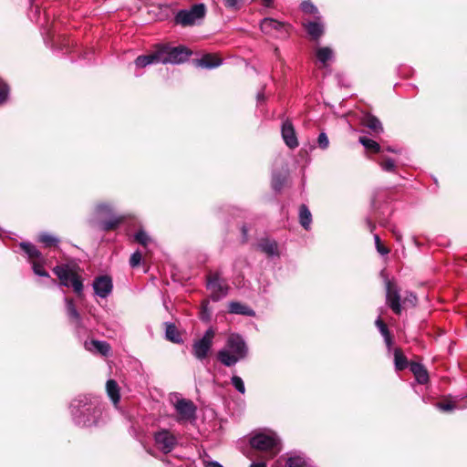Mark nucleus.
Returning a JSON list of instances; mask_svg holds the SVG:
<instances>
[{
  "instance_id": "obj_20",
  "label": "nucleus",
  "mask_w": 467,
  "mask_h": 467,
  "mask_svg": "<svg viewBox=\"0 0 467 467\" xmlns=\"http://www.w3.org/2000/svg\"><path fill=\"white\" fill-rule=\"evenodd\" d=\"M229 312L235 315H243L246 317H254L255 312L248 306L244 305L240 302H231L229 304Z\"/></svg>"
},
{
  "instance_id": "obj_16",
  "label": "nucleus",
  "mask_w": 467,
  "mask_h": 467,
  "mask_svg": "<svg viewBox=\"0 0 467 467\" xmlns=\"http://www.w3.org/2000/svg\"><path fill=\"white\" fill-rule=\"evenodd\" d=\"M312 39L317 40L324 34V25L320 21H308L303 24Z\"/></svg>"
},
{
  "instance_id": "obj_7",
  "label": "nucleus",
  "mask_w": 467,
  "mask_h": 467,
  "mask_svg": "<svg viewBox=\"0 0 467 467\" xmlns=\"http://www.w3.org/2000/svg\"><path fill=\"white\" fill-rule=\"evenodd\" d=\"M161 63L162 64H181L188 60L192 52L186 47L179 46L175 47H163L159 49Z\"/></svg>"
},
{
  "instance_id": "obj_51",
  "label": "nucleus",
  "mask_w": 467,
  "mask_h": 467,
  "mask_svg": "<svg viewBox=\"0 0 467 467\" xmlns=\"http://www.w3.org/2000/svg\"><path fill=\"white\" fill-rule=\"evenodd\" d=\"M391 231H392V234H394L396 240L400 241L402 238L400 232L399 230H397L396 228H393Z\"/></svg>"
},
{
  "instance_id": "obj_35",
  "label": "nucleus",
  "mask_w": 467,
  "mask_h": 467,
  "mask_svg": "<svg viewBox=\"0 0 467 467\" xmlns=\"http://www.w3.org/2000/svg\"><path fill=\"white\" fill-rule=\"evenodd\" d=\"M285 182V176L281 173H273L272 186L275 192L281 191Z\"/></svg>"
},
{
  "instance_id": "obj_43",
  "label": "nucleus",
  "mask_w": 467,
  "mask_h": 467,
  "mask_svg": "<svg viewBox=\"0 0 467 467\" xmlns=\"http://www.w3.org/2000/svg\"><path fill=\"white\" fill-rule=\"evenodd\" d=\"M375 324L382 336H386L389 333L387 325L383 322L380 317L377 318Z\"/></svg>"
},
{
  "instance_id": "obj_1",
  "label": "nucleus",
  "mask_w": 467,
  "mask_h": 467,
  "mask_svg": "<svg viewBox=\"0 0 467 467\" xmlns=\"http://www.w3.org/2000/svg\"><path fill=\"white\" fill-rule=\"evenodd\" d=\"M74 423L79 427H91L98 423L101 415L99 401L96 398L81 395L69 406Z\"/></svg>"
},
{
  "instance_id": "obj_5",
  "label": "nucleus",
  "mask_w": 467,
  "mask_h": 467,
  "mask_svg": "<svg viewBox=\"0 0 467 467\" xmlns=\"http://www.w3.org/2000/svg\"><path fill=\"white\" fill-rule=\"evenodd\" d=\"M250 444L253 448L258 451L267 452L270 458L276 455L281 450L278 438L275 433L272 432L256 433L250 439Z\"/></svg>"
},
{
  "instance_id": "obj_32",
  "label": "nucleus",
  "mask_w": 467,
  "mask_h": 467,
  "mask_svg": "<svg viewBox=\"0 0 467 467\" xmlns=\"http://www.w3.org/2000/svg\"><path fill=\"white\" fill-rule=\"evenodd\" d=\"M379 165L382 169V171L387 172H396V163L394 160L391 158L386 157L385 155H381V161L379 162Z\"/></svg>"
},
{
  "instance_id": "obj_46",
  "label": "nucleus",
  "mask_w": 467,
  "mask_h": 467,
  "mask_svg": "<svg viewBox=\"0 0 467 467\" xmlns=\"http://www.w3.org/2000/svg\"><path fill=\"white\" fill-rule=\"evenodd\" d=\"M436 406L438 409H440L441 410H443V411H451L456 408V406L451 402H448V403L440 402V403H437Z\"/></svg>"
},
{
  "instance_id": "obj_14",
  "label": "nucleus",
  "mask_w": 467,
  "mask_h": 467,
  "mask_svg": "<svg viewBox=\"0 0 467 467\" xmlns=\"http://www.w3.org/2000/svg\"><path fill=\"white\" fill-rule=\"evenodd\" d=\"M288 26V25L270 17L264 18L260 24L261 30L265 34L269 35L273 34L275 31L281 32L284 30L287 32Z\"/></svg>"
},
{
  "instance_id": "obj_47",
  "label": "nucleus",
  "mask_w": 467,
  "mask_h": 467,
  "mask_svg": "<svg viewBox=\"0 0 467 467\" xmlns=\"http://www.w3.org/2000/svg\"><path fill=\"white\" fill-rule=\"evenodd\" d=\"M409 302L410 305L415 306L417 303V297L414 294L410 293L407 297L403 299V303Z\"/></svg>"
},
{
  "instance_id": "obj_40",
  "label": "nucleus",
  "mask_w": 467,
  "mask_h": 467,
  "mask_svg": "<svg viewBox=\"0 0 467 467\" xmlns=\"http://www.w3.org/2000/svg\"><path fill=\"white\" fill-rule=\"evenodd\" d=\"M374 242L379 254L386 255L389 253V250L381 244L379 234H374Z\"/></svg>"
},
{
  "instance_id": "obj_26",
  "label": "nucleus",
  "mask_w": 467,
  "mask_h": 467,
  "mask_svg": "<svg viewBox=\"0 0 467 467\" xmlns=\"http://www.w3.org/2000/svg\"><path fill=\"white\" fill-rule=\"evenodd\" d=\"M316 56L323 67H327V61L333 59L334 52L330 47H323L317 49Z\"/></svg>"
},
{
  "instance_id": "obj_52",
  "label": "nucleus",
  "mask_w": 467,
  "mask_h": 467,
  "mask_svg": "<svg viewBox=\"0 0 467 467\" xmlns=\"http://www.w3.org/2000/svg\"><path fill=\"white\" fill-rule=\"evenodd\" d=\"M366 222H367L369 231L372 233L376 228L375 224L369 219H367Z\"/></svg>"
},
{
  "instance_id": "obj_37",
  "label": "nucleus",
  "mask_w": 467,
  "mask_h": 467,
  "mask_svg": "<svg viewBox=\"0 0 467 467\" xmlns=\"http://www.w3.org/2000/svg\"><path fill=\"white\" fill-rule=\"evenodd\" d=\"M45 261H34L32 262V268H33V271L34 273L36 275H39V276H44V277H49V274L43 269V263Z\"/></svg>"
},
{
  "instance_id": "obj_12",
  "label": "nucleus",
  "mask_w": 467,
  "mask_h": 467,
  "mask_svg": "<svg viewBox=\"0 0 467 467\" xmlns=\"http://www.w3.org/2000/svg\"><path fill=\"white\" fill-rule=\"evenodd\" d=\"M92 286L94 293L100 298H107L112 292V279L109 275H99L94 278Z\"/></svg>"
},
{
  "instance_id": "obj_42",
  "label": "nucleus",
  "mask_w": 467,
  "mask_h": 467,
  "mask_svg": "<svg viewBox=\"0 0 467 467\" xmlns=\"http://www.w3.org/2000/svg\"><path fill=\"white\" fill-rule=\"evenodd\" d=\"M317 143L320 149L326 150L329 145L328 137L325 132H321L317 138Z\"/></svg>"
},
{
  "instance_id": "obj_23",
  "label": "nucleus",
  "mask_w": 467,
  "mask_h": 467,
  "mask_svg": "<svg viewBox=\"0 0 467 467\" xmlns=\"http://www.w3.org/2000/svg\"><path fill=\"white\" fill-rule=\"evenodd\" d=\"M85 347L88 350L94 349L96 352H99L103 356H107L110 350V347L107 342L99 340H92L89 343L86 342Z\"/></svg>"
},
{
  "instance_id": "obj_17",
  "label": "nucleus",
  "mask_w": 467,
  "mask_h": 467,
  "mask_svg": "<svg viewBox=\"0 0 467 467\" xmlns=\"http://www.w3.org/2000/svg\"><path fill=\"white\" fill-rule=\"evenodd\" d=\"M410 369L415 376V379L418 383L425 384L428 382L429 374L426 368L423 367V365L417 362H411L410 364Z\"/></svg>"
},
{
  "instance_id": "obj_54",
  "label": "nucleus",
  "mask_w": 467,
  "mask_h": 467,
  "mask_svg": "<svg viewBox=\"0 0 467 467\" xmlns=\"http://www.w3.org/2000/svg\"><path fill=\"white\" fill-rule=\"evenodd\" d=\"M242 233H243L244 240H247L248 230H247V228L245 226L242 227Z\"/></svg>"
},
{
  "instance_id": "obj_39",
  "label": "nucleus",
  "mask_w": 467,
  "mask_h": 467,
  "mask_svg": "<svg viewBox=\"0 0 467 467\" xmlns=\"http://www.w3.org/2000/svg\"><path fill=\"white\" fill-rule=\"evenodd\" d=\"M135 240L139 244L146 246L150 242V237L148 235V234L145 231L140 230L135 234Z\"/></svg>"
},
{
  "instance_id": "obj_34",
  "label": "nucleus",
  "mask_w": 467,
  "mask_h": 467,
  "mask_svg": "<svg viewBox=\"0 0 467 467\" xmlns=\"http://www.w3.org/2000/svg\"><path fill=\"white\" fill-rule=\"evenodd\" d=\"M38 241L43 243L46 247L57 246L59 239L50 234L43 233L39 235Z\"/></svg>"
},
{
  "instance_id": "obj_4",
  "label": "nucleus",
  "mask_w": 467,
  "mask_h": 467,
  "mask_svg": "<svg viewBox=\"0 0 467 467\" xmlns=\"http://www.w3.org/2000/svg\"><path fill=\"white\" fill-rule=\"evenodd\" d=\"M206 15V7L204 4H195L188 9L179 10L175 16L174 22L182 26H193L200 25Z\"/></svg>"
},
{
  "instance_id": "obj_15",
  "label": "nucleus",
  "mask_w": 467,
  "mask_h": 467,
  "mask_svg": "<svg viewBox=\"0 0 467 467\" xmlns=\"http://www.w3.org/2000/svg\"><path fill=\"white\" fill-rule=\"evenodd\" d=\"M282 137L285 143L290 148L295 149L298 146V140L295 129L289 121H285L282 125Z\"/></svg>"
},
{
  "instance_id": "obj_29",
  "label": "nucleus",
  "mask_w": 467,
  "mask_h": 467,
  "mask_svg": "<svg viewBox=\"0 0 467 467\" xmlns=\"http://www.w3.org/2000/svg\"><path fill=\"white\" fill-rule=\"evenodd\" d=\"M394 365L397 370H403L408 367V359L401 352L400 348L394 349Z\"/></svg>"
},
{
  "instance_id": "obj_49",
  "label": "nucleus",
  "mask_w": 467,
  "mask_h": 467,
  "mask_svg": "<svg viewBox=\"0 0 467 467\" xmlns=\"http://www.w3.org/2000/svg\"><path fill=\"white\" fill-rule=\"evenodd\" d=\"M382 337H384V341L387 345L388 349L389 350L392 346V339H391L390 334L389 333L386 336H382Z\"/></svg>"
},
{
  "instance_id": "obj_38",
  "label": "nucleus",
  "mask_w": 467,
  "mask_h": 467,
  "mask_svg": "<svg viewBox=\"0 0 467 467\" xmlns=\"http://www.w3.org/2000/svg\"><path fill=\"white\" fill-rule=\"evenodd\" d=\"M231 383L232 385L234 387V389L242 393V394H244L245 392V387H244V380L242 379L241 377L239 376H236V375H234L232 378H231Z\"/></svg>"
},
{
  "instance_id": "obj_31",
  "label": "nucleus",
  "mask_w": 467,
  "mask_h": 467,
  "mask_svg": "<svg viewBox=\"0 0 467 467\" xmlns=\"http://www.w3.org/2000/svg\"><path fill=\"white\" fill-rule=\"evenodd\" d=\"M359 142L365 147V149L371 150L375 153L384 152V150H382L381 146L377 141L371 139H368L367 137H360Z\"/></svg>"
},
{
  "instance_id": "obj_55",
  "label": "nucleus",
  "mask_w": 467,
  "mask_h": 467,
  "mask_svg": "<svg viewBox=\"0 0 467 467\" xmlns=\"http://www.w3.org/2000/svg\"><path fill=\"white\" fill-rule=\"evenodd\" d=\"M250 467H266L265 462H253Z\"/></svg>"
},
{
  "instance_id": "obj_25",
  "label": "nucleus",
  "mask_w": 467,
  "mask_h": 467,
  "mask_svg": "<svg viewBox=\"0 0 467 467\" xmlns=\"http://www.w3.org/2000/svg\"><path fill=\"white\" fill-rule=\"evenodd\" d=\"M363 124L373 132L380 133L383 131V127L380 120L372 115H367L363 119Z\"/></svg>"
},
{
  "instance_id": "obj_53",
  "label": "nucleus",
  "mask_w": 467,
  "mask_h": 467,
  "mask_svg": "<svg viewBox=\"0 0 467 467\" xmlns=\"http://www.w3.org/2000/svg\"><path fill=\"white\" fill-rule=\"evenodd\" d=\"M205 467H223V466L217 462H208Z\"/></svg>"
},
{
  "instance_id": "obj_19",
  "label": "nucleus",
  "mask_w": 467,
  "mask_h": 467,
  "mask_svg": "<svg viewBox=\"0 0 467 467\" xmlns=\"http://www.w3.org/2000/svg\"><path fill=\"white\" fill-rule=\"evenodd\" d=\"M198 67L203 68H214L222 64V60L214 55L206 54L195 61Z\"/></svg>"
},
{
  "instance_id": "obj_28",
  "label": "nucleus",
  "mask_w": 467,
  "mask_h": 467,
  "mask_svg": "<svg viewBox=\"0 0 467 467\" xmlns=\"http://www.w3.org/2000/svg\"><path fill=\"white\" fill-rule=\"evenodd\" d=\"M299 222L306 230L310 228L312 215L306 204H302L299 208Z\"/></svg>"
},
{
  "instance_id": "obj_24",
  "label": "nucleus",
  "mask_w": 467,
  "mask_h": 467,
  "mask_svg": "<svg viewBox=\"0 0 467 467\" xmlns=\"http://www.w3.org/2000/svg\"><path fill=\"white\" fill-rule=\"evenodd\" d=\"M258 246L268 256L278 255V246L275 241L264 239L259 243Z\"/></svg>"
},
{
  "instance_id": "obj_36",
  "label": "nucleus",
  "mask_w": 467,
  "mask_h": 467,
  "mask_svg": "<svg viewBox=\"0 0 467 467\" xmlns=\"http://www.w3.org/2000/svg\"><path fill=\"white\" fill-rule=\"evenodd\" d=\"M301 10L306 14L318 15V10L310 0H305L300 5Z\"/></svg>"
},
{
  "instance_id": "obj_11",
  "label": "nucleus",
  "mask_w": 467,
  "mask_h": 467,
  "mask_svg": "<svg viewBox=\"0 0 467 467\" xmlns=\"http://www.w3.org/2000/svg\"><path fill=\"white\" fill-rule=\"evenodd\" d=\"M207 288L211 291V296L213 301L222 299L228 293V285L221 280L217 273L208 277Z\"/></svg>"
},
{
  "instance_id": "obj_57",
  "label": "nucleus",
  "mask_w": 467,
  "mask_h": 467,
  "mask_svg": "<svg viewBox=\"0 0 467 467\" xmlns=\"http://www.w3.org/2000/svg\"><path fill=\"white\" fill-rule=\"evenodd\" d=\"M257 99L258 100L264 99V94L263 93H258Z\"/></svg>"
},
{
  "instance_id": "obj_21",
  "label": "nucleus",
  "mask_w": 467,
  "mask_h": 467,
  "mask_svg": "<svg viewBox=\"0 0 467 467\" xmlns=\"http://www.w3.org/2000/svg\"><path fill=\"white\" fill-rule=\"evenodd\" d=\"M285 467H314L311 461L303 455L290 456L286 462Z\"/></svg>"
},
{
  "instance_id": "obj_3",
  "label": "nucleus",
  "mask_w": 467,
  "mask_h": 467,
  "mask_svg": "<svg viewBox=\"0 0 467 467\" xmlns=\"http://www.w3.org/2000/svg\"><path fill=\"white\" fill-rule=\"evenodd\" d=\"M53 273L59 279V285L66 287H72L78 296L83 295V280L78 275L74 266L68 264L57 265L53 268Z\"/></svg>"
},
{
  "instance_id": "obj_18",
  "label": "nucleus",
  "mask_w": 467,
  "mask_h": 467,
  "mask_svg": "<svg viewBox=\"0 0 467 467\" xmlns=\"http://www.w3.org/2000/svg\"><path fill=\"white\" fill-rule=\"evenodd\" d=\"M160 58V51L157 50L151 54L149 55H143L139 56L134 63L137 67H145L146 66L151 65V64H157L161 63Z\"/></svg>"
},
{
  "instance_id": "obj_13",
  "label": "nucleus",
  "mask_w": 467,
  "mask_h": 467,
  "mask_svg": "<svg viewBox=\"0 0 467 467\" xmlns=\"http://www.w3.org/2000/svg\"><path fill=\"white\" fill-rule=\"evenodd\" d=\"M64 301H65V305H66V313H67V316L68 317L70 324L75 326V327L77 329L82 328L83 327L82 317H81L79 312L78 311L73 299L65 297Z\"/></svg>"
},
{
  "instance_id": "obj_27",
  "label": "nucleus",
  "mask_w": 467,
  "mask_h": 467,
  "mask_svg": "<svg viewBox=\"0 0 467 467\" xmlns=\"http://www.w3.org/2000/svg\"><path fill=\"white\" fill-rule=\"evenodd\" d=\"M21 248L25 251V253L28 255L30 259H37L39 261H45L42 254L39 250L30 243H21Z\"/></svg>"
},
{
  "instance_id": "obj_2",
  "label": "nucleus",
  "mask_w": 467,
  "mask_h": 467,
  "mask_svg": "<svg viewBox=\"0 0 467 467\" xmlns=\"http://www.w3.org/2000/svg\"><path fill=\"white\" fill-rule=\"evenodd\" d=\"M248 355V347L238 334L228 337L224 348L217 352V359L225 367H233Z\"/></svg>"
},
{
  "instance_id": "obj_9",
  "label": "nucleus",
  "mask_w": 467,
  "mask_h": 467,
  "mask_svg": "<svg viewBox=\"0 0 467 467\" xmlns=\"http://www.w3.org/2000/svg\"><path fill=\"white\" fill-rule=\"evenodd\" d=\"M153 438L158 450L165 454L173 451L178 443V439L175 434L167 429L157 431Z\"/></svg>"
},
{
  "instance_id": "obj_22",
  "label": "nucleus",
  "mask_w": 467,
  "mask_h": 467,
  "mask_svg": "<svg viewBox=\"0 0 467 467\" xmlns=\"http://www.w3.org/2000/svg\"><path fill=\"white\" fill-rule=\"evenodd\" d=\"M108 396L114 405H117L120 400L119 388L114 379H109L106 383Z\"/></svg>"
},
{
  "instance_id": "obj_6",
  "label": "nucleus",
  "mask_w": 467,
  "mask_h": 467,
  "mask_svg": "<svg viewBox=\"0 0 467 467\" xmlns=\"http://www.w3.org/2000/svg\"><path fill=\"white\" fill-rule=\"evenodd\" d=\"M173 407L176 411L175 420L178 423H194L196 421L197 407L191 400L177 399Z\"/></svg>"
},
{
  "instance_id": "obj_50",
  "label": "nucleus",
  "mask_w": 467,
  "mask_h": 467,
  "mask_svg": "<svg viewBox=\"0 0 467 467\" xmlns=\"http://www.w3.org/2000/svg\"><path fill=\"white\" fill-rule=\"evenodd\" d=\"M383 150H387L389 152H393V153H397V154L401 153V149L400 148L387 147L386 149H383Z\"/></svg>"
},
{
  "instance_id": "obj_41",
  "label": "nucleus",
  "mask_w": 467,
  "mask_h": 467,
  "mask_svg": "<svg viewBox=\"0 0 467 467\" xmlns=\"http://www.w3.org/2000/svg\"><path fill=\"white\" fill-rule=\"evenodd\" d=\"M9 94V88L2 79H0V105L6 101Z\"/></svg>"
},
{
  "instance_id": "obj_30",
  "label": "nucleus",
  "mask_w": 467,
  "mask_h": 467,
  "mask_svg": "<svg viewBox=\"0 0 467 467\" xmlns=\"http://www.w3.org/2000/svg\"><path fill=\"white\" fill-rule=\"evenodd\" d=\"M166 338L171 342L179 343L182 341V337L178 332V329L174 324H166L165 330Z\"/></svg>"
},
{
  "instance_id": "obj_48",
  "label": "nucleus",
  "mask_w": 467,
  "mask_h": 467,
  "mask_svg": "<svg viewBox=\"0 0 467 467\" xmlns=\"http://www.w3.org/2000/svg\"><path fill=\"white\" fill-rule=\"evenodd\" d=\"M224 5L228 8H235L238 0H223Z\"/></svg>"
},
{
  "instance_id": "obj_33",
  "label": "nucleus",
  "mask_w": 467,
  "mask_h": 467,
  "mask_svg": "<svg viewBox=\"0 0 467 467\" xmlns=\"http://www.w3.org/2000/svg\"><path fill=\"white\" fill-rule=\"evenodd\" d=\"M122 222V217L113 216L109 220L103 221L100 223V228L103 231H109L116 229Z\"/></svg>"
},
{
  "instance_id": "obj_10",
  "label": "nucleus",
  "mask_w": 467,
  "mask_h": 467,
  "mask_svg": "<svg viewBox=\"0 0 467 467\" xmlns=\"http://www.w3.org/2000/svg\"><path fill=\"white\" fill-rule=\"evenodd\" d=\"M386 303L391 310L400 315L401 313V299L397 285L389 280H386Z\"/></svg>"
},
{
  "instance_id": "obj_56",
  "label": "nucleus",
  "mask_w": 467,
  "mask_h": 467,
  "mask_svg": "<svg viewBox=\"0 0 467 467\" xmlns=\"http://www.w3.org/2000/svg\"><path fill=\"white\" fill-rule=\"evenodd\" d=\"M262 1L265 6H270L273 3V0H262Z\"/></svg>"
},
{
  "instance_id": "obj_8",
  "label": "nucleus",
  "mask_w": 467,
  "mask_h": 467,
  "mask_svg": "<svg viewBox=\"0 0 467 467\" xmlns=\"http://www.w3.org/2000/svg\"><path fill=\"white\" fill-rule=\"evenodd\" d=\"M214 336L215 331L213 327H210L200 339L193 342L192 352L198 360L202 361L207 358L213 347Z\"/></svg>"
},
{
  "instance_id": "obj_45",
  "label": "nucleus",
  "mask_w": 467,
  "mask_h": 467,
  "mask_svg": "<svg viewBox=\"0 0 467 467\" xmlns=\"http://www.w3.org/2000/svg\"><path fill=\"white\" fill-rule=\"evenodd\" d=\"M96 210L97 213L100 215H107L109 214L111 212V208L109 207V205L104 203L99 204Z\"/></svg>"
},
{
  "instance_id": "obj_44",
  "label": "nucleus",
  "mask_w": 467,
  "mask_h": 467,
  "mask_svg": "<svg viewBox=\"0 0 467 467\" xmlns=\"http://www.w3.org/2000/svg\"><path fill=\"white\" fill-rule=\"evenodd\" d=\"M141 261V254L139 251L134 252L130 259V265L131 267L138 266Z\"/></svg>"
}]
</instances>
